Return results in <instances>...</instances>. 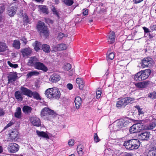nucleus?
Wrapping results in <instances>:
<instances>
[{
    "label": "nucleus",
    "mask_w": 156,
    "mask_h": 156,
    "mask_svg": "<svg viewBox=\"0 0 156 156\" xmlns=\"http://www.w3.org/2000/svg\"><path fill=\"white\" fill-rule=\"evenodd\" d=\"M45 94L48 98L58 99L61 96V93L59 89L56 87L49 88L46 90Z\"/></svg>",
    "instance_id": "1"
},
{
    "label": "nucleus",
    "mask_w": 156,
    "mask_h": 156,
    "mask_svg": "<svg viewBox=\"0 0 156 156\" xmlns=\"http://www.w3.org/2000/svg\"><path fill=\"white\" fill-rule=\"evenodd\" d=\"M140 144V141L137 139H132L126 141L124 143V145L126 148L130 150L137 149Z\"/></svg>",
    "instance_id": "2"
},
{
    "label": "nucleus",
    "mask_w": 156,
    "mask_h": 156,
    "mask_svg": "<svg viewBox=\"0 0 156 156\" xmlns=\"http://www.w3.org/2000/svg\"><path fill=\"white\" fill-rule=\"evenodd\" d=\"M151 73V70L149 69L141 71L135 74L134 76V79L136 81H140L145 80L148 77Z\"/></svg>",
    "instance_id": "3"
},
{
    "label": "nucleus",
    "mask_w": 156,
    "mask_h": 156,
    "mask_svg": "<svg viewBox=\"0 0 156 156\" xmlns=\"http://www.w3.org/2000/svg\"><path fill=\"white\" fill-rule=\"evenodd\" d=\"M129 122L128 118L120 119L115 122L114 127L116 130H119L124 127L127 126Z\"/></svg>",
    "instance_id": "4"
},
{
    "label": "nucleus",
    "mask_w": 156,
    "mask_h": 156,
    "mask_svg": "<svg viewBox=\"0 0 156 156\" xmlns=\"http://www.w3.org/2000/svg\"><path fill=\"white\" fill-rule=\"evenodd\" d=\"M37 28L41 35H43L45 37L49 35V33L47 29V27L45 25L43 22H39L37 26Z\"/></svg>",
    "instance_id": "5"
},
{
    "label": "nucleus",
    "mask_w": 156,
    "mask_h": 156,
    "mask_svg": "<svg viewBox=\"0 0 156 156\" xmlns=\"http://www.w3.org/2000/svg\"><path fill=\"white\" fill-rule=\"evenodd\" d=\"M143 126V123L140 122L134 124L130 128L129 132L131 133L139 132L144 129Z\"/></svg>",
    "instance_id": "6"
},
{
    "label": "nucleus",
    "mask_w": 156,
    "mask_h": 156,
    "mask_svg": "<svg viewBox=\"0 0 156 156\" xmlns=\"http://www.w3.org/2000/svg\"><path fill=\"white\" fill-rule=\"evenodd\" d=\"M19 145L14 143H10L9 144L8 147V149L9 152L11 153H15L17 152L19 149Z\"/></svg>",
    "instance_id": "7"
},
{
    "label": "nucleus",
    "mask_w": 156,
    "mask_h": 156,
    "mask_svg": "<svg viewBox=\"0 0 156 156\" xmlns=\"http://www.w3.org/2000/svg\"><path fill=\"white\" fill-rule=\"evenodd\" d=\"M55 114L54 112L47 107L43 109L41 112V116L43 117L48 115H50V117H52Z\"/></svg>",
    "instance_id": "8"
},
{
    "label": "nucleus",
    "mask_w": 156,
    "mask_h": 156,
    "mask_svg": "<svg viewBox=\"0 0 156 156\" xmlns=\"http://www.w3.org/2000/svg\"><path fill=\"white\" fill-rule=\"evenodd\" d=\"M141 67L144 68L146 67H151L152 66L153 63L152 59L150 58H144L142 61Z\"/></svg>",
    "instance_id": "9"
},
{
    "label": "nucleus",
    "mask_w": 156,
    "mask_h": 156,
    "mask_svg": "<svg viewBox=\"0 0 156 156\" xmlns=\"http://www.w3.org/2000/svg\"><path fill=\"white\" fill-rule=\"evenodd\" d=\"M19 132L16 129H13L9 134V137L7 140V141L13 142L15 140Z\"/></svg>",
    "instance_id": "10"
},
{
    "label": "nucleus",
    "mask_w": 156,
    "mask_h": 156,
    "mask_svg": "<svg viewBox=\"0 0 156 156\" xmlns=\"http://www.w3.org/2000/svg\"><path fill=\"white\" fill-rule=\"evenodd\" d=\"M20 89L23 94L30 97H31L32 96L33 92L30 90L24 87L23 86H21Z\"/></svg>",
    "instance_id": "11"
},
{
    "label": "nucleus",
    "mask_w": 156,
    "mask_h": 156,
    "mask_svg": "<svg viewBox=\"0 0 156 156\" xmlns=\"http://www.w3.org/2000/svg\"><path fill=\"white\" fill-rule=\"evenodd\" d=\"M30 120L34 126L38 127L41 126V121L39 118L36 116H33L30 118Z\"/></svg>",
    "instance_id": "12"
},
{
    "label": "nucleus",
    "mask_w": 156,
    "mask_h": 156,
    "mask_svg": "<svg viewBox=\"0 0 156 156\" xmlns=\"http://www.w3.org/2000/svg\"><path fill=\"white\" fill-rule=\"evenodd\" d=\"M115 34L114 32L110 31L107 37L108 42L109 44H112L115 41Z\"/></svg>",
    "instance_id": "13"
},
{
    "label": "nucleus",
    "mask_w": 156,
    "mask_h": 156,
    "mask_svg": "<svg viewBox=\"0 0 156 156\" xmlns=\"http://www.w3.org/2000/svg\"><path fill=\"white\" fill-rule=\"evenodd\" d=\"M35 68L37 69L46 72L48 70L47 67L42 63L37 62L35 64Z\"/></svg>",
    "instance_id": "14"
},
{
    "label": "nucleus",
    "mask_w": 156,
    "mask_h": 156,
    "mask_svg": "<svg viewBox=\"0 0 156 156\" xmlns=\"http://www.w3.org/2000/svg\"><path fill=\"white\" fill-rule=\"evenodd\" d=\"M54 50L55 51H57L64 50H66L67 48L66 45L64 44H61L57 45L56 46L54 45L53 47Z\"/></svg>",
    "instance_id": "15"
},
{
    "label": "nucleus",
    "mask_w": 156,
    "mask_h": 156,
    "mask_svg": "<svg viewBox=\"0 0 156 156\" xmlns=\"http://www.w3.org/2000/svg\"><path fill=\"white\" fill-rule=\"evenodd\" d=\"M150 83L149 81H146L136 83L135 85L139 88H143L147 87Z\"/></svg>",
    "instance_id": "16"
},
{
    "label": "nucleus",
    "mask_w": 156,
    "mask_h": 156,
    "mask_svg": "<svg viewBox=\"0 0 156 156\" xmlns=\"http://www.w3.org/2000/svg\"><path fill=\"white\" fill-rule=\"evenodd\" d=\"M17 8L16 6L12 5L8 9V13L10 16H12L16 13Z\"/></svg>",
    "instance_id": "17"
},
{
    "label": "nucleus",
    "mask_w": 156,
    "mask_h": 156,
    "mask_svg": "<svg viewBox=\"0 0 156 156\" xmlns=\"http://www.w3.org/2000/svg\"><path fill=\"white\" fill-rule=\"evenodd\" d=\"M126 105L124 98H122L120 100L118 101L117 102L116 105V107L118 108H120L122 107L124 108Z\"/></svg>",
    "instance_id": "18"
},
{
    "label": "nucleus",
    "mask_w": 156,
    "mask_h": 156,
    "mask_svg": "<svg viewBox=\"0 0 156 156\" xmlns=\"http://www.w3.org/2000/svg\"><path fill=\"white\" fill-rule=\"evenodd\" d=\"M21 52L24 57L28 56L32 52V50L30 48L28 47L21 50Z\"/></svg>",
    "instance_id": "19"
},
{
    "label": "nucleus",
    "mask_w": 156,
    "mask_h": 156,
    "mask_svg": "<svg viewBox=\"0 0 156 156\" xmlns=\"http://www.w3.org/2000/svg\"><path fill=\"white\" fill-rule=\"evenodd\" d=\"M150 136L149 132H145L141 133L138 136L140 139L141 140H148Z\"/></svg>",
    "instance_id": "20"
},
{
    "label": "nucleus",
    "mask_w": 156,
    "mask_h": 156,
    "mask_svg": "<svg viewBox=\"0 0 156 156\" xmlns=\"http://www.w3.org/2000/svg\"><path fill=\"white\" fill-rule=\"evenodd\" d=\"M61 79L60 76L58 74L54 73L50 77V80L52 82L56 83Z\"/></svg>",
    "instance_id": "21"
},
{
    "label": "nucleus",
    "mask_w": 156,
    "mask_h": 156,
    "mask_svg": "<svg viewBox=\"0 0 156 156\" xmlns=\"http://www.w3.org/2000/svg\"><path fill=\"white\" fill-rule=\"evenodd\" d=\"M74 102L76 108L77 109H79L82 103L81 98L79 96L76 97L75 98Z\"/></svg>",
    "instance_id": "22"
},
{
    "label": "nucleus",
    "mask_w": 156,
    "mask_h": 156,
    "mask_svg": "<svg viewBox=\"0 0 156 156\" xmlns=\"http://www.w3.org/2000/svg\"><path fill=\"white\" fill-rule=\"evenodd\" d=\"M76 82L78 84L80 89L83 90L84 87V83L83 80L81 78H78L76 79Z\"/></svg>",
    "instance_id": "23"
},
{
    "label": "nucleus",
    "mask_w": 156,
    "mask_h": 156,
    "mask_svg": "<svg viewBox=\"0 0 156 156\" xmlns=\"http://www.w3.org/2000/svg\"><path fill=\"white\" fill-rule=\"evenodd\" d=\"M38 60V59L35 57H31L29 60L28 65L30 66L34 65L35 66V64L37 62Z\"/></svg>",
    "instance_id": "24"
},
{
    "label": "nucleus",
    "mask_w": 156,
    "mask_h": 156,
    "mask_svg": "<svg viewBox=\"0 0 156 156\" xmlns=\"http://www.w3.org/2000/svg\"><path fill=\"white\" fill-rule=\"evenodd\" d=\"M17 77V76L16 74L14 73H11L8 76V83H10L15 81Z\"/></svg>",
    "instance_id": "25"
},
{
    "label": "nucleus",
    "mask_w": 156,
    "mask_h": 156,
    "mask_svg": "<svg viewBox=\"0 0 156 156\" xmlns=\"http://www.w3.org/2000/svg\"><path fill=\"white\" fill-rule=\"evenodd\" d=\"M14 95L16 98L19 101H22L23 99V97L22 93L19 91H17L15 92Z\"/></svg>",
    "instance_id": "26"
},
{
    "label": "nucleus",
    "mask_w": 156,
    "mask_h": 156,
    "mask_svg": "<svg viewBox=\"0 0 156 156\" xmlns=\"http://www.w3.org/2000/svg\"><path fill=\"white\" fill-rule=\"evenodd\" d=\"M36 133L39 136L42 137L46 139H49V138L48 134L44 132L37 130Z\"/></svg>",
    "instance_id": "27"
},
{
    "label": "nucleus",
    "mask_w": 156,
    "mask_h": 156,
    "mask_svg": "<svg viewBox=\"0 0 156 156\" xmlns=\"http://www.w3.org/2000/svg\"><path fill=\"white\" fill-rule=\"evenodd\" d=\"M147 156H156V149L154 147L150 149L148 151Z\"/></svg>",
    "instance_id": "28"
},
{
    "label": "nucleus",
    "mask_w": 156,
    "mask_h": 156,
    "mask_svg": "<svg viewBox=\"0 0 156 156\" xmlns=\"http://www.w3.org/2000/svg\"><path fill=\"white\" fill-rule=\"evenodd\" d=\"M84 147L82 145H79L77 147V151L79 154L80 156L82 155L83 154V150Z\"/></svg>",
    "instance_id": "29"
},
{
    "label": "nucleus",
    "mask_w": 156,
    "mask_h": 156,
    "mask_svg": "<svg viewBox=\"0 0 156 156\" xmlns=\"http://www.w3.org/2000/svg\"><path fill=\"white\" fill-rule=\"evenodd\" d=\"M21 109L20 107H18L16 110V112L15 113V116L17 118L20 119L21 117Z\"/></svg>",
    "instance_id": "30"
},
{
    "label": "nucleus",
    "mask_w": 156,
    "mask_h": 156,
    "mask_svg": "<svg viewBox=\"0 0 156 156\" xmlns=\"http://www.w3.org/2000/svg\"><path fill=\"white\" fill-rule=\"evenodd\" d=\"M7 49L8 47L5 43L0 42V52L4 51Z\"/></svg>",
    "instance_id": "31"
},
{
    "label": "nucleus",
    "mask_w": 156,
    "mask_h": 156,
    "mask_svg": "<svg viewBox=\"0 0 156 156\" xmlns=\"http://www.w3.org/2000/svg\"><path fill=\"white\" fill-rule=\"evenodd\" d=\"M20 43L18 40H15L14 41L12 44L13 46L17 49H19L20 48Z\"/></svg>",
    "instance_id": "32"
},
{
    "label": "nucleus",
    "mask_w": 156,
    "mask_h": 156,
    "mask_svg": "<svg viewBox=\"0 0 156 156\" xmlns=\"http://www.w3.org/2000/svg\"><path fill=\"white\" fill-rule=\"evenodd\" d=\"M38 8L40 12H42L43 13L46 14L48 13V9L46 8V6L42 5H39Z\"/></svg>",
    "instance_id": "33"
},
{
    "label": "nucleus",
    "mask_w": 156,
    "mask_h": 156,
    "mask_svg": "<svg viewBox=\"0 0 156 156\" xmlns=\"http://www.w3.org/2000/svg\"><path fill=\"white\" fill-rule=\"evenodd\" d=\"M32 109L31 108L28 106H24L23 108V112L25 114L29 113L31 112Z\"/></svg>",
    "instance_id": "34"
},
{
    "label": "nucleus",
    "mask_w": 156,
    "mask_h": 156,
    "mask_svg": "<svg viewBox=\"0 0 156 156\" xmlns=\"http://www.w3.org/2000/svg\"><path fill=\"white\" fill-rule=\"evenodd\" d=\"M42 48L43 51L46 53H48L51 50L49 46L46 44L42 45Z\"/></svg>",
    "instance_id": "35"
},
{
    "label": "nucleus",
    "mask_w": 156,
    "mask_h": 156,
    "mask_svg": "<svg viewBox=\"0 0 156 156\" xmlns=\"http://www.w3.org/2000/svg\"><path fill=\"white\" fill-rule=\"evenodd\" d=\"M33 44L34 46V48L35 51H37L40 50L41 45V44L40 42L36 41L35 44Z\"/></svg>",
    "instance_id": "36"
},
{
    "label": "nucleus",
    "mask_w": 156,
    "mask_h": 156,
    "mask_svg": "<svg viewBox=\"0 0 156 156\" xmlns=\"http://www.w3.org/2000/svg\"><path fill=\"white\" fill-rule=\"evenodd\" d=\"M156 124L155 122H153L148 125L147 127L145 128L146 129L151 130L153 129L156 126ZM144 129L145 128H144Z\"/></svg>",
    "instance_id": "37"
},
{
    "label": "nucleus",
    "mask_w": 156,
    "mask_h": 156,
    "mask_svg": "<svg viewBox=\"0 0 156 156\" xmlns=\"http://www.w3.org/2000/svg\"><path fill=\"white\" fill-rule=\"evenodd\" d=\"M39 73L37 71H31L28 73L27 76L28 77H30L32 76H37Z\"/></svg>",
    "instance_id": "38"
},
{
    "label": "nucleus",
    "mask_w": 156,
    "mask_h": 156,
    "mask_svg": "<svg viewBox=\"0 0 156 156\" xmlns=\"http://www.w3.org/2000/svg\"><path fill=\"white\" fill-rule=\"evenodd\" d=\"M124 99L126 105L129 104L133 103L134 100V98H124Z\"/></svg>",
    "instance_id": "39"
},
{
    "label": "nucleus",
    "mask_w": 156,
    "mask_h": 156,
    "mask_svg": "<svg viewBox=\"0 0 156 156\" xmlns=\"http://www.w3.org/2000/svg\"><path fill=\"white\" fill-rule=\"evenodd\" d=\"M64 2L68 6H70L73 3V0H63Z\"/></svg>",
    "instance_id": "40"
},
{
    "label": "nucleus",
    "mask_w": 156,
    "mask_h": 156,
    "mask_svg": "<svg viewBox=\"0 0 156 156\" xmlns=\"http://www.w3.org/2000/svg\"><path fill=\"white\" fill-rule=\"evenodd\" d=\"M51 10L53 14L56 15V16L59 18V13L56 10L55 8L54 7H52L51 8Z\"/></svg>",
    "instance_id": "41"
},
{
    "label": "nucleus",
    "mask_w": 156,
    "mask_h": 156,
    "mask_svg": "<svg viewBox=\"0 0 156 156\" xmlns=\"http://www.w3.org/2000/svg\"><path fill=\"white\" fill-rule=\"evenodd\" d=\"M148 96L151 98H156V92L153 91L151 93L149 94H148Z\"/></svg>",
    "instance_id": "42"
},
{
    "label": "nucleus",
    "mask_w": 156,
    "mask_h": 156,
    "mask_svg": "<svg viewBox=\"0 0 156 156\" xmlns=\"http://www.w3.org/2000/svg\"><path fill=\"white\" fill-rule=\"evenodd\" d=\"M7 63L11 67L16 68L18 67V65L17 64H13L12 63L9 61L7 62Z\"/></svg>",
    "instance_id": "43"
},
{
    "label": "nucleus",
    "mask_w": 156,
    "mask_h": 156,
    "mask_svg": "<svg viewBox=\"0 0 156 156\" xmlns=\"http://www.w3.org/2000/svg\"><path fill=\"white\" fill-rule=\"evenodd\" d=\"M32 96H33L34 98L37 100H41V98L39 94L36 92L34 93L33 92Z\"/></svg>",
    "instance_id": "44"
},
{
    "label": "nucleus",
    "mask_w": 156,
    "mask_h": 156,
    "mask_svg": "<svg viewBox=\"0 0 156 156\" xmlns=\"http://www.w3.org/2000/svg\"><path fill=\"white\" fill-rule=\"evenodd\" d=\"M71 66L70 64L68 63L66 64L64 67V69L67 70H69L71 68Z\"/></svg>",
    "instance_id": "45"
},
{
    "label": "nucleus",
    "mask_w": 156,
    "mask_h": 156,
    "mask_svg": "<svg viewBox=\"0 0 156 156\" xmlns=\"http://www.w3.org/2000/svg\"><path fill=\"white\" fill-rule=\"evenodd\" d=\"M94 142L96 143H97L99 142L100 140L97 133L94 134Z\"/></svg>",
    "instance_id": "46"
},
{
    "label": "nucleus",
    "mask_w": 156,
    "mask_h": 156,
    "mask_svg": "<svg viewBox=\"0 0 156 156\" xmlns=\"http://www.w3.org/2000/svg\"><path fill=\"white\" fill-rule=\"evenodd\" d=\"M101 90H99L97 91L96 93V98H99L101 97Z\"/></svg>",
    "instance_id": "47"
},
{
    "label": "nucleus",
    "mask_w": 156,
    "mask_h": 156,
    "mask_svg": "<svg viewBox=\"0 0 156 156\" xmlns=\"http://www.w3.org/2000/svg\"><path fill=\"white\" fill-rule=\"evenodd\" d=\"M114 54L112 52L110 53L108 56V58L111 60L113 59L114 58Z\"/></svg>",
    "instance_id": "48"
},
{
    "label": "nucleus",
    "mask_w": 156,
    "mask_h": 156,
    "mask_svg": "<svg viewBox=\"0 0 156 156\" xmlns=\"http://www.w3.org/2000/svg\"><path fill=\"white\" fill-rule=\"evenodd\" d=\"M20 40L23 41L25 45L26 44L27 42V39L25 37H21L20 38Z\"/></svg>",
    "instance_id": "49"
},
{
    "label": "nucleus",
    "mask_w": 156,
    "mask_h": 156,
    "mask_svg": "<svg viewBox=\"0 0 156 156\" xmlns=\"http://www.w3.org/2000/svg\"><path fill=\"white\" fill-rule=\"evenodd\" d=\"M74 140L70 139L69 140V141L68 142V144L69 146H72L74 145Z\"/></svg>",
    "instance_id": "50"
},
{
    "label": "nucleus",
    "mask_w": 156,
    "mask_h": 156,
    "mask_svg": "<svg viewBox=\"0 0 156 156\" xmlns=\"http://www.w3.org/2000/svg\"><path fill=\"white\" fill-rule=\"evenodd\" d=\"M64 34H63L60 33L58 34V36L57 37V38L58 40H60L64 36Z\"/></svg>",
    "instance_id": "51"
},
{
    "label": "nucleus",
    "mask_w": 156,
    "mask_h": 156,
    "mask_svg": "<svg viewBox=\"0 0 156 156\" xmlns=\"http://www.w3.org/2000/svg\"><path fill=\"white\" fill-rule=\"evenodd\" d=\"M14 122L13 121H11L9 123H8V124L5 127V128H8L11 126L12 125H13L14 124Z\"/></svg>",
    "instance_id": "52"
},
{
    "label": "nucleus",
    "mask_w": 156,
    "mask_h": 156,
    "mask_svg": "<svg viewBox=\"0 0 156 156\" xmlns=\"http://www.w3.org/2000/svg\"><path fill=\"white\" fill-rule=\"evenodd\" d=\"M23 21L25 23H29V19H28V18L27 16H26L23 18Z\"/></svg>",
    "instance_id": "53"
},
{
    "label": "nucleus",
    "mask_w": 156,
    "mask_h": 156,
    "mask_svg": "<svg viewBox=\"0 0 156 156\" xmlns=\"http://www.w3.org/2000/svg\"><path fill=\"white\" fill-rule=\"evenodd\" d=\"M67 87L69 90H70L73 89V86L72 84L71 83H68L67 85Z\"/></svg>",
    "instance_id": "54"
},
{
    "label": "nucleus",
    "mask_w": 156,
    "mask_h": 156,
    "mask_svg": "<svg viewBox=\"0 0 156 156\" xmlns=\"http://www.w3.org/2000/svg\"><path fill=\"white\" fill-rule=\"evenodd\" d=\"M143 28L144 30V32L146 33H149L150 32L149 29L146 27H144Z\"/></svg>",
    "instance_id": "55"
},
{
    "label": "nucleus",
    "mask_w": 156,
    "mask_h": 156,
    "mask_svg": "<svg viewBox=\"0 0 156 156\" xmlns=\"http://www.w3.org/2000/svg\"><path fill=\"white\" fill-rule=\"evenodd\" d=\"M88 10L87 9H86L83 12V14L84 16L87 15L88 14Z\"/></svg>",
    "instance_id": "56"
},
{
    "label": "nucleus",
    "mask_w": 156,
    "mask_h": 156,
    "mask_svg": "<svg viewBox=\"0 0 156 156\" xmlns=\"http://www.w3.org/2000/svg\"><path fill=\"white\" fill-rule=\"evenodd\" d=\"M134 3L137 4L142 2L144 0H133Z\"/></svg>",
    "instance_id": "57"
},
{
    "label": "nucleus",
    "mask_w": 156,
    "mask_h": 156,
    "mask_svg": "<svg viewBox=\"0 0 156 156\" xmlns=\"http://www.w3.org/2000/svg\"><path fill=\"white\" fill-rule=\"evenodd\" d=\"M138 115H141L142 116L143 114H144V112L142 110V109L139 110L138 111Z\"/></svg>",
    "instance_id": "58"
},
{
    "label": "nucleus",
    "mask_w": 156,
    "mask_h": 156,
    "mask_svg": "<svg viewBox=\"0 0 156 156\" xmlns=\"http://www.w3.org/2000/svg\"><path fill=\"white\" fill-rule=\"evenodd\" d=\"M4 114V112L3 110L0 109V116Z\"/></svg>",
    "instance_id": "59"
},
{
    "label": "nucleus",
    "mask_w": 156,
    "mask_h": 156,
    "mask_svg": "<svg viewBox=\"0 0 156 156\" xmlns=\"http://www.w3.org/2000/svg\"><path fill=\"white\" fill-rule=\"evenodd\" d=\"M47 22L48 23L52 24L53 23V21L50 19H48L47 20Z\"/></svg>",
    "instance_id": "60"
},
{
    "label": "nucleus",
    "mask_w": 156,
    "mask_h": 156,
    "mask_svg": "<svg viewBox=\"0 0 156 156\" xmlns=\"http://www.w3.org/2000/svg\"><path fill=\"white\" fill-rule=\"evenodd\" d=\"M152 30H156V25H153L151 27Z\"/></svg>",
    "instance_id": "61"
},
{
    "label": "nucleus",
    "mask_w": 156,
    "mask_h": 156,
    "mask_svg": "<svg viewBox=\"0 0 156 156\" xmlns=\"http://www.w3.org/2000/svg\"><path fill=\"white\" fill-rule=\"evenodd\" d=\"M123 156H133L130 153H127L125 154Z\"/></svg>",
    "instance_id": "62"
},
{
    "label": "nucleus",
    "mask_w": 156,
    "mask_h": 156,
    "mask_svg": "<svg viewBox=\"0 0 156 156\" xmlns=\"http://www.w3.org/2000/svg\"><path fill=\"white\" fill-rule=\"evenodd\" d=\"M3 151V149L2 147L0 146V153H1Z\"/></svg>",
    "instance_id": "63"
},
{
    "label": "nucleus",
    "mask_w": 156,
    "mask_h": 156,
    "mask_svg": "<svg viewBox=\"0 0 156 156\" xmlns=\"http://www.w3.org/2000/svg\"><path fill=\"white\" fill-rule=\"evenodd\" d=\"M136 108L138 110V111H139V110L141 109L140 108V107L139 106H136Z\"/></svg>",
    "instance_id": "64"
}]
</instances>
